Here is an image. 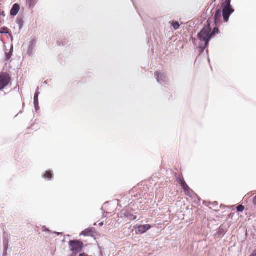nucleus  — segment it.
<instances>
[{"label": "nucleus", "instance_id": "2", "mask_svg": "<svg viewBox=\"0 0 256 256\" xmlns=\"http://www.w3.org/2000/svg\"><path fill=\"white\" fill-rule=\"evenodd\" d=\"M70 250L72 252V254H76L82 252L84 244L80 240H70L69 242Z\"/></svg>", "mask_w": 256, "mask_h": 256}, {"label": "nucleus", "instance_id": "39", "mask_svg": "<svg viewBox=\"0 0 256 256\" xmlns=\"http://www.w3.org/2000/svg\"><path fill=\"white\" fill-rule=\"evenodd\" d=\"M75 256V254H70V256Z\"/></svg>", "mask_w": 256, "mask_h": 256}, {"label": "nucleus", "instance_id": "24", "mask_svg": "<svg viewBox=\"0 0 256 256\" xmlns=\"http://www.w3.org/2000/svg\"><path fill=\"white\" fill-rule=\"evenodd\" d=\"M17 22L19 24L20 28H21L22 26L23 25V22H22V18L18 16L17 18Z\"/></svg>", "mask_w": 256, "mask_h": 256}, {"label": "nucleus", "instance_id": "29", "mask_svg": "<svg viewBox=\"0 0 256 256\" xmlns=\"http://www.w3.org/2000/svg\"><path fill=\"white\" fill-rule=\"evenodd\" d=\"M192 44L194 45V46H196V38H194L193 37H192L191 38H190Z\"/></svg>", "mask_w": 256, "mask_h": 256}, {"label": "nucleus", "instance_id": "25", "mask_svg": "<svg viewBox=\"0 0 256 256\" xmlns=\"http://www.w3.org/2000/svg\"><path fill=\"white\" fill-rule=\"evenodd\" d=\"M4 246V252L2 256H7V250L8 248V245H3Z\"/></svg>", "mask_w": 256, "mask_h": 256}, {"label": "nucleus", "instance_id": "22", "mask_svg": "<svg viewBox=\"0 0 256 256\" xmlns=\"http://www.w3.org/2000/svg\"><path fill=\"white\" fill-rule=\"evenodd\" d=\"M180 186L182 188L184 192L186 191V190H188V189H190L189 186H188L186 182H184L182 185H180Z\"/></svg>", "mask_w": 256, "mask_h": 256}, {"label": "nucleus", "instance_id": "31", "mask_svg": "<svg viewBox=\"0 0 256 256\" xmlns=\"http://www.w3.org/2000/svg\"><path fill=\"white\" fill-rule=\"evenodd\" d=\"M43 230L44 232H51V231L48 230V228H46V227H44L43 228Z\"/></svg>", "mask_w": 256, "mask_h": 256}, {"label": "nucleus", "instance_id": "18", "mask_svg": "<svg viewBox=\"0 0 256 256\" xmlns=\"http://www.w3.org/2000/svg\"><path fill=\"white\" fill-rule=\"evenodd\" d=\"M184 192L186 196H188L190 197H192V194H195L194 192L192 190H191L190 188V189H188V190H186V191H184Z\"/></svg>", "mask_w": 256, "mask_h": 256}, {"label": "nucleus", "instance_id": "10", "mask_svg": "<svg viewBox=\"0 0 256 256\" xmlns=\"http://www.w3.org/2000/svg\"><path fill=\"white\" fill-rule=\"evenodd\" d=\"M20 10V6L18 4H14L10 12V14L12 16H16L18 12Z\"/></svg>", "mask_w": 256, "mask_h": 256}, {"label": "nucleus", "instance_id": "7", "mask_svg": "<svg viewBox=\"0 0 256 256\" xmlns=\"http://www.w3.org/2000/svg\"><path fill=\"white\" fill-rule=\"evenodd\" d=\"M222 10L218 9L216 10L214 16V24L216 26L215 28L218 27V24L222 21Z\"/></svg>", "mask_w": 256, "mask_h": 256}, {"label": "nucleus", "instance_id": "37", "mask_svg": "<svg viewBox=\"0 0 256 256\" xmlns=\"http://www.w3.org/2000/svg\"><path fill=\"white\" fill-rule=\"evenodd\" d=\"M225 1L228 2L230 4V2H231V0H225Z\"/></svg>", "mask_w": 256, "mask_h": 256}, {"label": "nucleus", "instance_id": "3", "mask_svg": "<svg viewBox=\"0 0 256 256\" xmlns=\"http://www.w3.org/2000/svg\"><path fill=\"white\" fill-rule=\"evenodd\" d=\"M155 76H156L157 82L161 85H167L168 83V78L167 75L164 72H156Z\"/></svg>", "mask_w": 256, "mask_h": 256}, {"label": "nucleus", "instance_id": "13", "mask_svg": "<svg viewBox=\"0 0 256 256\" xmlns=\"http://www.w3.org/2000/svg\"><path fill=\"white\" fill-rule=\"evenodd\" d=\"M9 234L6 232H4L3 234V245H8Z\"/></svg>", "mask_w": 256, "mask_h": 256}, {"label": "nucleus", "instance_id": "20", "mask_svg": "<svg viewBox=\"0 0 256 256\" xmlns=\"http://www.w3.org/2000/svg\"><path fill=\"white\" fill-rule=\"evenodd\" d=\"M9 32V29L6 27H3L1 28L0 30V34H8Z\"/></svg>", "mask_w": 256, "mask_h": 256}, {"label": "nucleus", "instance_id": "17", "mask_svg": "<svg viewBox=\"0 0 256 256\" xmlns=\"http://www.w3.org/2000/svg\"><path fill=\"white\" fill-rule=\"evenodd\" d=\"M172 27L174 28L175 30H178L180 26V24L178 23V22L176 21L172 22Z\"/></svg>", "mask_w": 256, "mask_h": 256}, {"label": "nucleus", "instance_id": "19", "mask_svg": "<svg viewBox=\"0 0 256 256\" xmlns=\"http://www.w3.org/2000/svg\"><path fill=\"white\" fill-rule=\"evenodd\" d=\"M218 234H220V235L224 236V234L225 229L224 228V226L222 225L220 226V228L218 229Z\"/></svg>", "mask_w": 256, "mask_h": 256}, {"label": "nucleus", "instance_id": "34", "mask_svg": "<svg viewBox=\"0 0 256 256\" xmlns=\"http://www.w3.org/2000/svg\"><path fill=\"white\" fill-rule=\"evenodd\" d=\"M110 214V213L108 212H104L103 216H104V217H106L107 214Z\"/></svg>", "mask_w": 256, "mask_h": 256}, {"label": "nucleus", "instance_id": "23", "mask_svg": "<svg viewBox=\"0 0 256 256\" xmlns=\"http://www.w3.org/2000/svg\"><path fill=\"white\" fill-rule=\"evenodd\" d=\"M244 210V206L242 204L240 205H238L237 207H236V210L238 212H243V211Z\"/></svg>", "mask_w": 256, "mask_h": 256}, {"label": "nucleus", "instance_id": "1", "mask_svg": "<svg viewBox=\"0 0 256 256\" xmlns=\"http://www.w3.org/2000/svg\"><path fill=\"white\" fill-rule=\"evenodd\" d=\"M219 32L218 27L214 28L212 30L209 20H208L206 24L198 33V38L200 41L204 42V46H203L206 48L208 46L210 40Z\"/></svg>", "mask_w": 256, "mask_h": 256}, {"label": "nucleus", "instance_id": "6", "mask_svg": "<svg viewBox=\"0 0 256 256\" xmlns=\"http://www.w3.org/2000/svg\"><path fill=\"white\" fill-rule=\"evenodd\" d=\"M152 228V226L149 224L140 225L138 226L136 231L138 230V232L140 234H143L147 232L148 230Z\"/></svg>", "mask_w": 256, "mask_h": 256}, {"label": "nucleus", "instance_id": "9", "mask_svg": "<svg viewBox=\"0 0 256 256\" xmlns=\"http://www.w3.org/2000/svg\"><path fill=\"white\" fill-rule=\"evenodd\" d=\"M123 215V217L127 218L130 220H134L136 219L137 217L136 216H134L130 212L126 210H123L122 212Z\"/></svg>", "mask_w": 256, "mask_h": 256}, {"label": "nucleus", "instance_id": "15", "mask_svg": "<svg viewBox=\"0 0 256 256\" xmlns=\"http://www.w3.org/2000/svg\"><path fill=\"white\" fill-rule=\"evenodd\" d=\"M39 88L38 87L36 92L34 94V103L37 104V102H38V96L40 94V92H38Z\"/></svg>", "mask_w": 256, "mask_h": 256}, {"label": "nucleus", "instance_id": "36", "mask_svg": "<svg viewBox=\"0 0 256 256\" xmlns=\"http://www.w3.org/2000/svg\"><path fill=\"white\" fill-rule=\"evenodd\" d=\"M0 16H5L4 13V12H1V13H0Z\"/></svg>", "mask_w": 256, "mask_h": 256}, {"label": "nucleus", "instance_id": "21", "mask_svg": "<svg viewBox=\"0 0 256 256\" xmlns=\"http://www.w3.org/2000/svg\"><path fill=\"white\" fill-rule=\"evenodd\" d=\"M229 7H232L231 4L224 0V2L222 4V8Z\"/></svg>", "mask_w": 256, "mask_h": 256}, {"label": "nucleus", "instance_id": "42", "mask_svg": "<svg viewBox=\"0 0 256 256\" xmlns=\"http://www.w3.org/2000/svg\"><path fill=\"white\" fill-rule=\"evenodd\" d=\"M22 111L20 110V111L19 112L18 114H21V113H22Z\"/></svg>", "mask_w": 256, "mask_h": 256}, {"label": "nucleus", "instance_id": "5", "mask_svg": "<svg viewBox=\"0 0 256 256\" xmlns=\"http://www.w3.org/2000/svg\"><path fill=\"white\" fill-rule=\"evenodd\" d=\"M222 8V16L225 22L228 21L230 15L234 12V10L232 7L224 8Z\"/></svg>", "mask_w": 256, "mask_h": 256}, {"label": "nucleus", "instance_id": "11", "mask_svg": "<svg viewBox=\"0 0 256 256\" xmlns=\"http://www.w3.org/2000/svg\"><path fill=\"white\" fill-rule=\"evenodd\" d=\"M95 230L94 228H88L84 230L82 232L81 234L83 235L84 236H92V234L94 233V231Z\"/></svg>", "mask_w": 256, "mask_h": 256}, {"label": "nucleus", "instance_id": "30", "mask_svg": "<svg viewBox=\"0 0 256 256\" xmlns=\"http://www.w3.org/2000/svg\"><path fill=\"white\" fill-rule=\"evenodd\" d=\"M249 256H256V248L252 252Z\"/></svg>", "mask_w": 256, "mask_h": 256}, {"label": "nucleus", "instance_id": "26", "mask_svg": "<svg viewBox=\"0 0 256 256\" xmlns=\"http://www.w3.org/2000/svg\"><path fill=\"white\" fill-rule=\"evenodd\" d=\"M198 49L200 54H202L205 50L204 47L202 45H200L198 47Z\"/></svg>", "mask_w": 256, "mask_h": 256}, {"label": "nucleus", "instance_id": "14", "mask_svg": "<svg viewBox=\"0 0 256 256\" xmlns=\"http://www.w3.org/2000/svg\"><path fill=\"white\" fill-rule=\"evenodd\" d=\"M12 52H13V46H12L10 47V52H5L6 60L8 61L10 60V58H11V56H12Z\"/></svg>", "mask_w": 256, "mask_h": 256}, {"label": "nucleus", "instance_id": "40", "mask_svg": "<svg viewBox=\"0 0 256 256\" xmlns=\"http://www.w3.org/2000/svg\"><path fill=\"white\" fill-rule=\"evenodd\" d=\"M44 83L45 84H48V82H46V81H45V82H44Z\"/></svg>", "mask_w": 256, "mask_h": 256}, {"label": "nucleus", "instance_id": "41", "mask_svg": "<svg viewBox=\"0 0 256 256\" xmlns=\"http://www.w3.org/2000/svg\"><path fill=\"white\" fill-rule=\"evenodd\" d=\"M214 204H218V202H215Z\"/></svg>", "mask_w": 256, "mask_h": 256}, {"label": "nucleus", "instance_id": "4", "mask_svg": "<svg viewBox=\"0 0 256 256\" xmlns=\"http://www.w3.org/2000/svg\"><path fill=\"white\" fill-rule=\"evenodd\" d=\"M10 77L6 74L0 75V90L6 88L10 82Z\"/></svg>", "mask_w": 256, "mask_h": 256}, {"label": "nucleus", "instance_id": "33", "mask_svg": "<svg viewBox=\"0 0 256 256\" xmlns=\"http://www.w3.org/2000/svg\"><path fill=\"white\" fill-rule=\"evenodd\" d=\"M253 203H254V205L256 206V196L254 198Z\"/></svg>", "mask_w": 256, "mask_h": 256}, {"label": "nucleus", "instance_id": "38", "mask_svg": "<svg viewBox=\"0 0 256 256\" xmlns=\"http://www.w3.org/2000/svg\"><path fill=\"white\" fill-rule=\"evenodd\" d=\"M103 225H104L103 222H102L100 223V226H102Z\"/></svg>", "mask_w": 256, "mask_h": 256}, {"label": "nucleus", "instance_id": "32", "mask_svg": "<svg viewBox=\"0 0 256 256\" xmlns=\"http://www.w3.org/2000/svg\"><path fill=\"white\" fill-rule=\"evenodd\" d=\"M78 256H89L85 252L80 253Z\"/></svg>", "mask_w": 256, "mask_h": 256}, {"label": "nucleus", "instance_id": "35", "mask_svg": "<svg viewBox=\"0 0 256 256\" xmlns=\"http://www.w3.org/2000/svg\"><path fill=\"white\" fill-rule=\"evenodd\" d=\"M54 233L56 234L58 236H60L62 234L61 232H54Z\"/></svg>", "mask_w": 256, "mask_h": 256}, {"label": "nucleus", "instance_id": "43", "mask_svg": "<svg viewBox=\"0 0 256 256\" xmlns=\"http://www.w3.org/2000/svg\"><path fill=\"white\" fill-rule=\"evenodd\" d=\"M216 0H214V2H213L212 3H213V2H215Z\"/></svg>", "mask_w": 256, "mask_h": 256}, {"label": "nucleus", "instance_id": "28", "mask_svg": "<svg viewBox=\"0 0 256 256\" xmlns=\"http://www.w3.org/2000/svg\"><path fill=\"white\" fill-rule=\"evenodd\" d=\"M34 104L35 110H36V112H38V111L40 109L39 106H38V102H37L36 104L35 103H34Z\"/></svg>", "mask_w": 256, "mask_h": 256}, {"label": "nucleus", "instance_id": "27", "mask_svg": "<svg viewBox=\"0 0 256 256\" xmlns=\"http://www.w3.org/2000/svg\"><path fill=\"white\" fill-rule=\"evenodd\" d=\"M176 181L178 182V184L180 186V185H182V184H183L184 182H185L184 180H182L180 178V177H178L176 178Z\"/></svg>", "mask_w": 256, "mask_h": 256}, {"label": "nucleus", "instance_id": "8", "mask_svg": "<svg viewBox=\"0 0 256 256\" xmlns=\"http://www.w3.org/2000/svg\"><path fill=\"white\" fill-rule=\"evenodd\" d=\"M36 42L35 40L33 39L30 42V44L27 50V54L29 56H31L33 54L34 48L36 47Z\"/></svg>", "mask_w": 256, "mask_h": 256}, {"label": "nucleus", "instance_id": "16", "mask_svg": "<svg viewBox=\"0 0 256 256\" xmlns=\"http://www.w3.org/2000/svg\"><path fill=\"white\" fill-rule=\"evenodd\" d=\"M36 0H26V4L30 8H32L35 6V1Z\"/></svg>", "mask_w": 256, "mask_h": 256}, {"label": "nucleus", "instance_id": "12", "mask_svg": "<svg viewBox=\"0 0 256 256\" xmlns=\"http://www.w3.org/2000/svg\"><path fill=\"white\" fill-rule=\"evenodd\" d=\"M42 178L48 180H51L53 178L52 172L50 170L46 171L44 174L42 175Z\"/></svg>", "mask_w": 256, "mask_h": 256}]
</instances>
